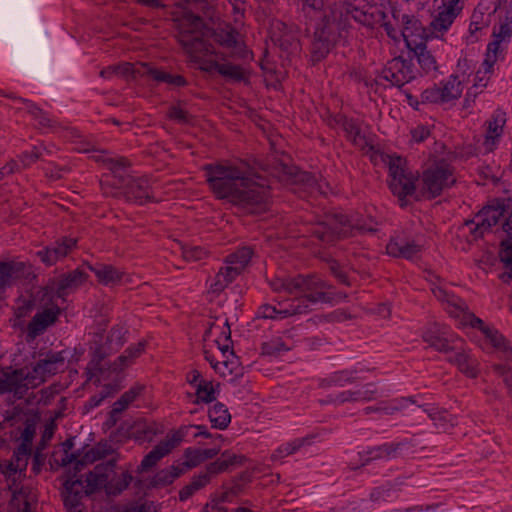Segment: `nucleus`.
Segmentation results:
<instances>
[{"mask_svg":"<svg viewBox=\"0 0 512 512\" xmlns=\"http://www.w3.org/2000/svg\"><path fill=\"white\" fill-rule=\"evenodd\" d=\"M302 10L309 25L314 28L312 55L317 61L324 58L330 49L347 33L350 16L355 22L369 28L377 25L384 27L391 39H397L398 33L388 17V7L372 0H343L339 8L323 11L324 0H302Z\"/></svg>","mask_w":512,"mask_h":512,"instance_id":"nucleus-1","label":"nucleus"},{"mask_svg":"<svg viewBox=\"0 0 512 512\" xmlns=\"http://www.w3.org/2000/svg\"><path fill=\"white\" fill-rule=\"evenodd\" d=\"M209 187L219 199H227L248 213L265 210L270 180L245 161L205 166Z\"/></svg>","mask_w":512,"mask_h":512,"instance_id":"nucleus-2","label":"nucleus"},{"mask_svg":"<svg viewBox=\"0 0 512 512\" xmlns=\"http://www.w3.org/2000/svg\"><path fill=\"white\" fill-rule=\"evenodd\" d=\"M211 36L210 29L199 16L184 11V16L179 24V42L188 54L190 61L202 71H217L230 81L248 82L250 75L248 69L230 62H218L217 52L209 43Z\"/></svg>","mask_w":512,"mask_h":512,"instance_id":"nucleus-3","label":"nucleus"},{"mask_svg":"<svg viewBox=\"0 0 512 512\" xmlns=\"http://www.w3.org/2000/svg\"><path fill=\"white\" fill-rule=\"evenodd\" d=\"M377 223L370 219L369 222L358 217H349L342 213L333 214L326 222L319 223L313 228V234L323 242H331L336 237H346L358 232H376Z\"/></svg>","mask_w":512,"mask_h":512,"instance_id":"nucleus-4","label":"nucleus"},{"mask_svg":"<svg viewBox=\"0 0 512 512\" xmlns=\"http://www.w3.org/2000/svg\"><path fill=\"white\" fill-rule=\"evenodd\" d=\"M271 288L275 292H286L289 294L302 295L311 302H318L325 299L327 283L318 276H297L272 280Z\"/></svg>","mask_w":512,"mask_h":512,"instance_id":"nucleus-5","label":"nucleus"},{"mask_svg":"<svg viewBox=\"0 0 512 512\" xmlns=\"http://www.w3.org/2000/svg\"><path fill=\"white\" fill-rule=\"evenodd\" d=\"M508 212L504 200H493L473 219L466 221L461 227L463 235L469 234L468 241H475L488 232Z\"/></svg>","mask_w":512,"mask_h":512,"instance_id":"nucleus-6","label":"nucleus"},{"mask_svg":"<svg viewBox=\"0 0 512 512\" xmlns=\"http://www.w3.org/2000/svg\"><path fill=\"white\" fill-rule=\"evenodd\" d=\"M249 247H242L228 255L218 273L209 280V291L215 294L222 292L244 270L252 257Z\"/></svg>","mask_w":512,"mask_h":512,"instance_id":"nucleus-7","label":"nucleus"},{"mask_svg":"<svg viewBox=\"0 0 512 512\" xmlns=\"http://www.w3.org/2000/svg\"><path fill=\"white\" fill-rule=\"evenodd\" d=\"M421 181L423 190L436 197L455 183L454 168L444 159L435 161L423 171Z\"/></svg>","mask_w":512,"mask_h":512,"instance_id":"nucleus-8","label":"nucleus"},{"mask_svg":"<svg viewBox=\"0 0 512 512\" xmlns=\"http://www.w3.org/2000/svg\"><path fill=\"white\" fill-rule=\"evenodd\" d=\"M90 477L93 484L91 487L98 491L104 489L110 496L121 494L133 481V476L129 472L120 474L113 471L112 465H97L93 471H90Z\"/></svg>","mask_w":512,"mask_h":512,"instance_id":"nucleus-9","label":"nucleus"},{"mask_svg":"<svg viewBox=\"0 0 512 512\" xmlns=\"http://www.w3.org/2000/svg\"><path fill=\"white\" fill-rule=\"evenodd\" d=\"M388 12L391 13V18L388 20L392 22L398 33L397 39L394 40L403 38L407 47H418L416 42L424 40V29L420 21L413 15L402 13L391 7H388Z\"/></svg>","mask_w":512,"mask_h":512,"instance_id":"nucleus-10","label":"nucleus"},{"mask_svg":"<svg viewBox=\"0 0 512 512\" xmlns=\"http://www.w3.org/2000/svg\"><path fill=\"white\" fill-rule=\"evenodd\" d=\"M388 12L391 13V18L388 20L392 22L398 33L397 39L394 40L403 38L407 47H418L416 42L424 40V29L420 21L413 15L402 13L391 7H388Z\"/></svg>","mask_w":512,"mask_h":512,"instance_id":"nucleus-11","label":"nucleus"},{"mask_svg":"<svg viewBox=\"0 0 512 512\" xmlns=\"http://www.w3.org/2000/svg\"><path fill=\"white\" fill-rule=\"evenodd\" d=\"M66 351H47L39 354L38 361L31 367L32 387H38L49 377L64 371Z\"/></svg>","mask_w":512,"mask_h":512,"instance_id":"nucleus-12","label":"nucleus"},{"mask_svg":"<svg viewBox=\"0 0 512 512\" xmlns=\"http://www.w3.org/2000/svg\"><path fill=\"white\" fill-rule=\"evenodd\" d=\"M390 189L400 198L415 191V177L406 167V161L399 156L389 157Z\"/></svg>","mask_w":512,"mask_h":512,"instance_id":"nucleus-13","label":"nucleus"},{"mask_svg":"<svg viewBox=\"0 0 512 512\" xmlns=\"http://www.w3.org/2000/svg\"><path fill=\"white\" fill-rule=\"evenodd\" d=\"M90 480L91 477L89 472L84 480L82 478H76V473H74L64 481L62 497L64 506L68 512L78 510V507L82 504V499L84 497L98 491L90 486V484H93Z\"/></svg>","mask_w":512,"mask_h":512,"instance_id":"nucleus-14","label":"nucleus"},{"mask_svg":"<svg viewBox=\"0 0 512 512\" xmlns=\"http://www.w3.org/2000/svg\"><path fill=\"white\" fill-rule=\"evenodd\" d=\"M463 92V84L458 75H450L447 79L425 89L421 99L426 103H448L457 100Z\"/></svg>","mask_w":512,"mask_h":512,"instance_id":"nucleus-15","label":"nucleus"},{"mask_svg":"<svg viewBox=\"0 0 512 512\" xmlns=\"http://www.w3.org/2000/svg\"><path fill=\"white\" fill-rule=\"evenodd\" d=\"M117 76L125 77L135 81H141L150 86H157L160 83V69L151 62H124L115 65Z\"/></svg>","mask_w":512,"mask_h":512,"instance_id":"nucleus-16","label":"nucleus"},{"mask_svg":"<svg viewBox=\"0 0 512 512\" xmlns=\"http://www.w3.org/2000/svg\"><path fill=\"white\" fill-rule=\"evenodd\" d=\"M200 436L209 438L212 437V434L208 432L207 427L204 425L189 424L171 430L167 433L165 439L162 440V457L171 453L182 443H189Z\"/></svg>","mask_w":512,"mask_h":512,"instance_id":"nucleus-17","label":"nucleus"},{"mask_svg":"<svg viewBox=\"0 0 512 512\" xmlns=\"http://www.w3.org/2000/svg\"><path fill=\"white\" fill-rule=\"evenodd\" d=\"M414 78L410 61L396 57L387 62L378 76V82L401 87Z\"/></svg>","mask_w":512,"mask_h":512,"instance_id":"nucleus-18","label":"nucleus"},{"mask_svg":"<svg viewBox=\"0 0 512 512\" xmlns=\"http://www.w3.org/2000/svg\"><path fill=\"white\" fill-rule=\"evenodd\" d=\"M302 303V299L295 298L291 301L277 302V304H263L258 308L257 316L262 319L283 320L304 313L307 306Z\"/></svg>","mask_w":512,"mask_h":512,"instance_id":"nucleus-19","label":"nucleus"},{"mask_svg":"<svg viewBox=\"0 0 512 512\" xmlns=\"http://www.w3.org/2000/svg\"><path fill=\"white\" fill-rule=\"evenodd\" d=\"M160 461V444L154 445L153 449L142 459L140 465L137 467L136 472L139 477L135 480V487L138 492L147 493L148 490L158 487L160 484V476L156 474L154 477L149 478L145 473L149 472Z\"/></svg>","mask_w":512,"mask_h":512,"instance_id":"nucleus-20","label":"nucleus"},{"mask_svg":"<svg viewBox=\"0 0 512 512\" xmlns=\"http://www.w3.org/2000/svg\"><path fill=\"white\" fill-rule=\"evenodd\" d=\"M423 339L437 351L448 352L454 348L452 344L460 338L450 329L449 326L440 323H433L424 331Z\"/></svg>","mask_w":512,"mask_h":512,"instance_id":"nucleus-21","label":"nucleus"},{"mask_svg":"<svg viewBox=\"0 0 512 512\" xmlns=\"http://www.w3.org/2000/svg\"><path fill=\"white\" fill-rule=\"evenodd\" d=\"M61 314V308L58 305H52L37 312L26 329V340L31 342L42 335L48 327L54 325Z\"/></svg>","mask_w":512,"mask_h":512,"instance_id":"nucleus-22","label":"nucleus"},{"mask_svg":"<svg viewBox=\"0 0 512 512\" xmlns=\"http://www.w3.org/2000/svg\"><path fill=\"white\" fill-rule=\"evenodd\" d=\"M269 34L271 41L288 54L295 53L299 50L297 34L286 23L279 20L273 21Z\"/></svg>","mask_w":512,"mask_h":512,"instance_id":"nucleus-23","label":"nucleus"},{"mask_svg":"<svg viewBox=\"0 0 512 512\" xmlns=\"http://www.w3.org/2000/svg\"><path fill=\"white\" fill-rule=\"evenodd\" d=\"M125 198L140 205L147 203L151 199L149 181L143 177L129 176L120 184Z\"/></svg>","mask_w":512,"mask_h":512,"instance_id":"nucleus-24","label":"nucleus"},{"mask_svg":"<svg viewBox=\"0 0 512 512\" xmlns=\"http://www.w3.org/2000/svg\"><path fill=\"white\" fill-rule=\"evenodd\" d=\"M215 41L230 51V55L239 58H248L249 51L243 43L240 34L232 27L218 29L213 33Z\"/></svg>","mask_w":512,"mask_h":512,"instance_id":"nucleus-25","label":"nucleus"},{"mask_svg":"<svg viewBox=\"0 0 512 512\" xmlns=\"http://www.w3.org/2000/svg\"><path fill=\"white\" fill-rule=\"evenodd\" d=\"M487 129L483 141L485 152H492L500 143L506 124V113L496 110L486 122Z\"/></svg>","mask_w":512,"mask_h":512,"instance_id":"nucleus-26","label":"nucleus"},{"mask_svg":"<svg viewBox=\"0 0 512 512\" xmlns=\"http://www.w3.org/2000/svg\"><path fill=\"white\" fill-rule=\"evenodd\" d=\"M421 249V245L415 240L408 239L404 234L392 237L386 246L387 254L393 257L405 259L414 258Z\"/></svg>","mask_w":512,"mask_h":512,"instance_id":"nucleus-27","label":"nucleus"},{"mask_svg":"<svg viewBox=\"0 0 512 512\" xmlns=\"http://www.w3.org/2000/svg\"><path fill=\"white\" fill-rule=\"evenodd\" d=\"M88 278L84 269L78 267L59 276L56 284V296L65 300L66 296L81 286Z\"/></svg>","mask_w":512,"mask_h":512,"instance_id":"nucleus-28","label":"nucleus"},{"mask_svg":"<svg viewBox=\"0 0 512 512\" xmlns=\"http://www.w3.org/2000/svg\"><path fill=\"white\" fill-rule=\"evenodd\" d=\"M27 268L24 262L1 261L0 262V292L11 287L16 279L25 275Z\"/></svg>","mask_w":512,"mask_h":512,"instance_id":"nucleus-29","label":"nucleus"},{"mask_svg":"<svg viewBox=\"0 0 512 512\" xmlns=\"http://www.w3.org/2000/svg\"><path fill=\"white\" fill-rule=\"evenodd\" d=\"M32 371L29 367L15 369L6 375V384L9 391H14L15 394H23L32 387Z\"/></svg>","mask_w":512,"mask_h":512,"instance_id":"nucleus-30","label":"nucleus"},{"mask_svg":"<svg viewBox=\"0 0 512 512\" xmlns=\"http://www.w3.org/2000/svg\"><path fill=\"white\" fill-rule=\"evenodd\" d=\"M449 361L455 364L458 369L470 378H476L479 373L478 360L466 350L455 351Z\"/></svg>","mask_w":512,"mask_h":512,"instance_id":"nucleus-31","label":"nucleus"},{"mask_svg":"<svg viewBox=\"0 0 512 512\" xmlns=\"http://www.w3.org/2000/svg\"><path fill=\"white\" fill-rule=\"evenodd\" d=\"M490 23V15L480 11H474L471 16L468 33L465 36L467 44L476 43L487 31Z\"/></svg>","mask_w":512,"mask_h":512,"instance_id":"nucleus-32","label":"nucleus"},{"mask_svg":"<svg viewBox=\"0 0 512 512\" xmlns=\"http://www.w3.org/2000/svg\"><path fill=\"white\" fill-rule=\"evenodd\" d=\"M104 457V453L99 449L91 448L84 455L71 453L63 459V465L74 463L75 473L81 471L86 465L91 464Z\"/></svg>","mask_w":512,"mask_h":512,"instance_id":"nucleus-33","label":"nucleus"},{"mask_svg":"<svg viewBox=\"0 0 512 512\" xmlns=\"http://www.w3.org/2000/svg\"><path fill=\"white\" fill-rule=\"evenodd\" d=\"M512 36V17L506 18L493 30V41L488 46L499 51H503L504 46L510 41Z\"/></svg>","mask_w":512,"mask_h":512,"instance_id":"nucleus-34","label":"nucleus"},{"mask_svg":"<svg viewBox=\"0 0 512 512\" xmlns=\"http://www.w3.org/2000/svg\"><path fill=\"white\" fill-rule=\"evenodd\" d=\"M145 342L140 341L137 344L129 346L120 356L117 357L113 364V370H123L131 365L137 357L144 351Z\"/></svg>","mask_w":512,"mask_h":512,"instance_id":"nucleus-35","label":"nucleus"},{"mask_svg":"<svg viewBox=\"0 0 512 512\" xmlns=\"http://www.w3.org/2000/svg\"><path fill=\"white\" fill-rule=\"evenodd\" d=\"M208 417L212 427L220 430L226 429L231 421V415L226 406L222 403L214 404L209 409Z\"/></svg>","mask_w":512,"mask_h":512,"instance_id":"nucleus-36","label":"nucleus"},{"mask_svg":"<svg viewBox=\"0 0 512 512\" xmlns=\"http://www.w3.org/2000/svg\"><path fill=\"white\" fill-rule=\"evenodd\" d=\"M418 47H408L410 50L414 51L417 61L420 65V67L423 69L424 72L429 73L431 71L436 70V60L434 56L426 49V46L424 44V40H420L419 42H416Z\"/></svg>","mask_w":512,"mask_h":512,"instance_id":"nucleus-37","label":"nucleus"},{"mask_svg":"<svg viewBox=\"0 0 512 512\" xmlns=\"http://www.w3.org/2000/svg\"><path fill=\"white\" fill-rule=\"evenodd\" d=\"M108 168L114 174V177L118 179V184L131 176L130 174V160L126 157L120 156L115 158H109L107 160Z\"/></svg>","mask_w":512,"mask_h":512,"instance_id":"nucleus-38","label":"nucleus"},{"mask_svg":"<svg viewBox=\"0 0 512 512\" xmlns=\"http://www.w3.org/2000/svg\"><path fill=\"white\" fill-rule=\"evenodd\" d=\"M143 385H134L129 390L124 392L121 397L113 404V414H121L125 411L131 403L141 394L143 391Z\"/></svg>","mask_w":512,"mask_h":512,"instance_id":"nucleus-39","label":"nucleus"},{"mask_svg":"<svg viewBox=\"0 0 512 512\" xmlns=\"http://www.w3.org/2000/svg\"><path fill=\"white\" fill-rule=\"evenodd\" d=\"M89 269L95 273L98 280L107 285L120 281L121 273L111 265L89 266Z\"/></svg>","mask_w":512,"mask_h":512,"instance_id":"nucleus-40","label":"nucleus"},{"mask_svg":"<svg viewBox=\"0 0 512 512\" xmlns=\"http://www.w3.org/2000/svg\"><path fill=\"white\" fill-rule=\"evenodd\" d=\"M55 297H57L56 296V288L46 286V287H41L40 289H38L32 295V299H30V301H32L33 306L44 307V309H45V308L51 307L52 305H55L54 304Z\"/></svg>","mask_w":512,"mask_h":512,"instance_id":"nucleus-41","label":"nucleus"},{"mask_svg":"<svg viewBox=\"0 0 512 512\" xmlns=\"http://www.w3.org/2000/svg\"><path fill=\"white\" fill-rule=\"evenodd\" d=\"M455 19L456 18L453 15L448 14L439 8L437 16L431 22L432 32L436 37L443 35L448 31Z\"/></svg>","mask_w":512,"mask_h":512,"instance_id":"nucleus-42","label":"nucleus"},{"mask_svg":"<svg viewBox=\"0 0 512 512\" xmlns=\"http://www.w3.org/2000/svg\"><path fill=\"white\" fill-rule=\"evenodd\" d=\"M343 129L346 133L347 138L353 142L356 146H363L365 138L361 133L358 122L354 119H345L343 121Z\"/></svg>","mask_w":512,"mask_h":512,"instance_id":"nucleus-43","label":"nucleus"},{"mask_svg":"<svg viewBox=\"0 0 512 512\" xmlns=\"http://www.w3.org/2000/svg\"><path fill=\"white\" fill-rule=\"evenodd\" d=\"M224 326L226 327V329L221 332V336L216 340V343L218 344V348L221 351L223 357L225 358V360L222 362V364H223V366L227 367V365L230 361L229 357L230 356L234 357V353L230 347L231 332H230V328L228 326L227 319H225V321H224Z\"/></svg>","mask_w":512,"mask_h":512,"instance_id":"nucleus-44","label":"nucleus"},{"mask_svg":"<svg viewBox=\"0 0 512 512\" xmlns=\"http://www.w3.org/2000/svg\"><path fill=\"white\" fill-rule=\"evenodd\" d=\"M127 333V329L124 326L116 325L111 328L108 333L106 344L109 345V350H117L121 347L125 341V335Z\"/></svg>","mask_w":512,"mask_h":512,"instance_id":"nucleus-45","label":"nucleus"},{"mask_svg":"<svg viewBox=\"0 0 512 512\" xmlns=\"http://www.w3.org/2000/svg\"><path fill=\"white\" fill-rule=\"evenodd\" d=\"M214 385L210 381L200 380L197 384V402L210 403L216 399Z\"/></svg>","mask_w":512,"mask_h":512,"instance_id":"nucleus-46","label":"nucleus"},{"mask_svg":"<svg viewBox=\"0 0 512 512\" xmlns=\"http://www.w3.org/2000/svg\"><path fill=\"white\" fill-rule=\"evenodd\" d=\"M77 239L64 236L50 244L49 246L53 249V251L57 252V255L62 259L66 257L73 248L76 247Z\"/></svg>","mask_w":512,"mask_h":512,"instance_id":"nucleus-47","label":"nucleus"},{"mask_svg":"<svg viewBox=\"0 0 512 512\" xmlns=\"http://www.w3.org/2000/svg\"><path fill=\"white\" fill-rule=\"evenodd\" d=\"M353 379V373L348 370L337 371L330 374L323 380V385L327 386H344Z\"/></svg>","mask_w":512,"mask_h":512,"instance_id":"nucleus-48","label":"nucleus"},{"mask_svg":"<svg viewBox=\"0 0 512 512\" xmlns=\"http://www.w3.org/2000/svg\"><path fill=\"white\" fill-rule=\"evenodd\" d=\"M188 470H184V465L180 460L176 461L166 470H162V485L171 484L175 479L184 475Z\"/></svg>","mask_w":512,"mask_h":512,"instance_id":"nucleus-49","label":"nucleus"},{"mask_svg":"<svg viewBox=\"0 0 512 512\" xmlns=\"http://www.w3.org/2000/svg\"><path fill=\"white\" fill-rule=\"evenodd\" d=\"M183 457L184 460L181 462L184 465V470L189 471L203 462L201 451L197 448H186Z\"/></svg>","mask_w":512,"mask_h":512,"instance_id":"nucleus-50","label":"nucleus"},{"mask_svg":"<svg viewBox=\"0 0 512 512\" xmlns=\"http://www.w3.org/2000/svg\"><path fill=\"white\" fill-rule=\"evenodd\" d=\"M181 254L187 262H197L207 257V251L200 246H183Z\"/></svg>","mask_w":512,"mask_h":512,"instance_id":"nucleus-51","label":"nucleus"},{"mask_svg":"<svg viewBox=\"0 0 512 512\" xmlns=\"http://www.w3.org/2000/svg\"><path fill=\"white\" fill-rule=\"evenodd\" d=\"M491 75L485 71L478 70L474 78L473 86L468 90L467 96H476L479 91H482L490 80Z\"/></svg>","mask_w":512,"mask_h":512,"instance_id":"nucleus-52","label":"nucleus"},{"mask_svg":"<svg viewBox=\"0 0 512 512\" xmlns=\"http://www.w3.org/2000/svg\"><path fill=\"white\" fill-rule=\"evenodd\" d=\"M499 257L505 268L512 272V237L501 242Z\"/></svg>","mask_w":512,"mask_h":512,"instance_id":"nucleus-53","label":"nucleus"},{"mask_svg":"<svg viewBox=\"0 0 512 512\" xmlns=\"http://www.w3.org/2000/svg\"><path fill=\"white\" fill-rule=\"evenodd\" d=\"M134 434L140 442H151L156 435V429L147 423H140L135 427Z\"/></svg>","mask_w":512,"mask_h":512,"instance_id":"nucleus-54","label":"nucleus"},{"mask_svg":"<svg viewBox=\"0 0 512 512\" xmlns=\"http://www.w3.org/2000/svg\"><path fill=\"white\" fill-rule=\"evenodd\" d=\"M168 117L171 120H174L181 124H186L190 122V114L184 108V106L180 103L173 105L168 111Z\"/></svg>","mask_w":512,"mask_h":512,"instance_id":"nucleus-55","label":"nucleus"},{"mask_svg":"<svg viewBox=\"0 0 512 512\" xmlns=\"http://www.w3.org/2000/svg\"><path fill=\"white\" fill-rule=\"evenodd\" d=\"M500 53L501 51L493 49L490 46H487L486 55L479 70L485 71L488 74L492 75L494 71V65Z\"/></svg>","mask_w":512,"mask_h":512,"instance_id":"nucleus-56","label":"nucleus"},{"mask_svg":"<svg viewBox=\"0 0 512 512\" xmlns=\"http://www.w3.org/2000/svg\"><path fill=\"white\" fill-rule=\"evenodd\" d=\"M307 443V440L304 438L301 439H295L291 442L285 443L281 445L277 452L280 454L281 457H286L291 454H294L295 452L299 451L301 447H303Z\"/></svg>","mask_w":512,"mask_h":512,"instance_id":"nucleus-57","label":"nucleus"},{"mask_svg":"<svg viewBox=\"0 0 512 512\" xmlns=\"http://www.w3.org/2000/svg\"><path fill=\"white\" fill-rule=\"evenodd\" d=\"M441 2L439 8L457 18L463 10L466 0H441Z\"/></svg>","mask_w":512,"mask_h":512,"instance_id":"nucleus-58","label":"nucleus"},{"mask_svg":"<svg viewBox=\"0 0 512 512\" xmlns=\"http://www.w3.org/2000/svg\"><path fill=\"white\" fill-rule=\"evenodd\" d=\"M45 147L42 145L40 146H33L31 151H24L21 154V161L24 166H30L34 164L36 161H38L42 157L43 151H45Z\"/></svg>","mask_w":512,"mask_h":512,"instance_id":"nucleus-59","label":"nucleus"},{"mask_svg":"<svg viewBox=\"0 0 512 512\" xmlns=\"http://www.w3.org/2000/svg\"><path fill=\"white\" fill-rule=\"evenodd\" d=\"M36 433V423L33 419H26L24 429L21 432L23 446H30Z\"/></svg>","mask_w":512,"mask_h":512,"instance_id":"nucleus-60","label":"nucleus"},{"mask_svg":"<svg viewBox=\"0 0 512 512\" xmlns=\"http://www.w3.org/2000/svg\"><path fill=\"white\" fill-rule=\"evenodd\" d=\"M37 256L39 259L47 266L54 265L61 258L57 255V252L53 251V249L48 245L43 249L37 251Z\"/></svg>","mask_w":512,"mask_h":512,"instance_id":"nucleus-61","label":"nucleus"},{"mask_svg":"<svg viewBox=\"0 0 512 512\" xmlns=\"http://www.w3.org/2000/svg\"><path fill=\"white\" fill-rule=\"evenodd\" d=\"M162 83H166L171 88H179L185 86L187 84V81L180 74H171L162 71Z\"/></svg>","mask_w":512,"mask_h":512,"instance_id":"nucleus-62","label":"nucleus"},{"mask_svg":"<svg viewBox=\"0 0 512 512\" xmlns=\"http://www.w3.org/2000/svg\"><path fill=\"white\" fill-rule=\"evenodd\" d=\"M411 141L414 143H421L425 141L431 135V130L428 126L417 125L410 131Z\"/></svg>","mask_w":512,"mask_h":512,"instance_id":"nucleus-63","label":"nucleus"},{"mask_svg":"<svg viewBox=\"0 0 512 512\" xmlns=\"http://www.w3.org/2000/svg\"><path fill=\"white\" fill-rule=\"evenodd\" d=\"M331 273L337 280L345 285H351L350 276L346 273L344 268L336 261H332L329 265Z\"/></svg>","mask_w":512,"mask_h":512,"instance_id":"nucleus-64","label":"nucleus"}]
</instances>
